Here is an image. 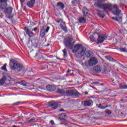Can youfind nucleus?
<instances>
[{
  "label": "nucleus",
  "instance_id": "nucleus-1",
  "mask_svg": "<svg viewBox=\"0 0 127 127\" xmlns=\"http://www.w3.org/2000/svg\"><path fill=\"white\" fill-rule=\"evenodd\" d=\"M64 41L65 46L67 48L72 49V53H76L77 51H78V53L76 54V57H77V58H81L82 56L85 55L86 48L83 47L82 45L78 44L73 48V45L74 44V42L72 43L73 38L71 37H67L64 39Z\"/></svg>",
  "mask_w": 127,
  "mask_h": 127
},
{
  "label": "nucleus",
  "instance_id": "nucleus-2",
  "mask_svg": "<svg viewBox=\"0 0 127 127\" xmlns=\"http://www.w3.org/2000/svg\"><path fill=\"white\" fill-rule=\"evenodd\" d=\"M98 7L101 9H108L111 12L115 14V15H119L121 13V10L119 9V6L117 4H98Z\"/></svg>",
  "mask_w": 127,
  "mask_h": 127
},
{
  "label": "nucleus",
  "instance_id": "nucleus-3",
  "mask_svg": "<svg viewBox=\"0 0 127 127\" xmlns=\"http://www.w3.org/2000/svg\"><path fill=\"white\" fill-rule=\"evenodd\" d=\"M9 66L12 70H17L18 72H20L23 67L22 64L14 59L10 61Z\"/></svg>",
  "mask_w": 127,
  "mask_h": 127
},
{
  "label": "nucleus",
  "instance_id": "nucleus-4",
  "mask_svg": "<svg viewBox=\"0 0 127 127\" xmlns=\"http://www.w3.org/2000/svg\"><path fill=\"white\" fill-rule=\"evenodd\" d=\"M49 29H50V27L49 26H44L42 27L40 32V36H41V38H44V36H45V33H47L49 31Z\"/></svg>",
  "mask_w": 127,
  "mask_h": 127
},
{
  "label": "nucleus",
  "instance_id": "nucleus-5",
  "mask_svg": "<svg viewBox=\"0 0 127 127\" xmlns=\"http://www.w3.org/2000/svg\"><path fill=\"white\" fill-rule=\"evenodd\" d=\"M98 59L96 58H91L88 61L89 66H92L98 64Z\"/></svg>",
  "mask_w": 127,
  "mask_h": 127
},
{
  "label": "nucleus",
  "instance_id": "nucleus-6",
  "mask_svg": "<svg viewBox=\"0 0 127 127\" xmlns=\"http://www.w3.org/2000/svg\"><path fill=\"white\" fill-rule=\"evenodd\" d=\"M24 30L26 32V34L28 35L29 37H34L35 35H34V33L32 32L31 30L28 28V27L26 26L24 27Z\"/></svg>",
  "mask_w": 127,
  "mask_h": 127
},
{
  "label": "nucleus",
  "instance_id": "nucleus-7",
  "mask_svg": "<svg viewBox=\"0 0 127 127\" xmlns=\"http://www.w3.org/2000/svg\"><path fill=\"white\" fill-rule=\"evenodd\" d=\"M7 6L6 3V0H0V8L1 9H4Z\"/></svg>",
  "mask_w": 127,
  "mask_h": 127
},
{
  "label": "nucleus",
  "instance_id": "nucleus-8",
  "mask_svg": "<svg viewBox=\"0 0 127 127\" xmlns=\"http://www.w3.org/2000/svg\"><path fill=\"white\" fill-rule=\"evenodd\" d=\"M49 107L52 108V109H54V110H56L57 109V107H58V104L55 101H50L49 103Z\"/></svg>",
  "mask_w": 127,
  "mask_h": 127
},
{
  "label": "nucleus",
  "instance_id": "nucleus-9",
  "mask_svg": "<svg viewBox=\"0 0 127 127\" xmlns=\"http://www.w3.org/2000/svg\"><path fill=\"white\" fill-rule=\"evenodd\" d=\"M93 71L96 73H100L102 71V66L100 65H97L93 67Z\"/></svg>",
  "mask_w": 127,
  "mask_h": 127
},
{
  "label": "nucleus",
  "instance_id": "nucleus-10",
  "mask_svg": "<svg viewBox=\"0 0 127 127\" xmlns=\"http://www.w3.org/2000/svg\"><path fill=\"white\" fill-rule=\"evenodd\" d=\"M58 117L61 122H63V121H65L67 119V115H65V114H61L58 115Z\"/></svg>",
  "mask_w": 127,
  "mask_h": 127
},
{
  "label": "nucleus",
  "instance_id": "nucleus-11",
  "mask_svg": "<svg viewBox=\"0 0 127 127\" xmlns=\"http://www.w3.org/2000/svg\"><path fill=\"white\" fill-rule=\"evenodd\" d=\"M34 3H35V0H31L27 2V5L29 7H33L34 6Z\"/></svg>",
  "mask_w": 127,
  "mask_h": 127
},
{
  "label": "nucleus",
  "instance_id": "nucleus-12",
  "mask_svg": "<svg viewBox=\"0 0 127 127\" xmlns=\"http://www.w3.org/2000/svg\"><path fill=\"white\" fill-rule=\"evenodd\" d=\"M93 104V101L92 100H86L84 102V107H89Z\"/></svg>",
  "mask_w": 127,
  "mask_h": 127
},
{
  "label": "nucleus",
  "instance_id": "nucleus-13",
  "mask_svg": "<svg viewBox=\"0 0 127 127\" xmlns=\"http://www.w3.org/2000/svg\"><path fill=\"white\" fill-rule=\"evenodd\" d=\"M57 7H60L61 9H64L65 8V5L62 2L60 1L57 3Z\"/></svg>",
  "mask_w": 127,
  "mask_h": 127
},
{
  "label": "nucleus",
  "instance_id": "nucleus-14",
  "mask_svg": "<svg viewBox=\"0 0 127 127\" xmlns=\"http://www.w3.org/2000/svg\"><path fill=\"white\" fill-rule=\"evenodd\" d=\"M106 37L102 35L98 36V41L99 43H103L105 41Z\"/></svg>",
  "mask_w": 127,
  "mask_h": 127
},
{
  "label": "nucleus",
  "instance_id": "nucleus-15",
  "mask_svg": "<svg viewBox=\"0 0 127 127\" xmlns=\"http://www.w3.org/2000/svg\"><path fill=\"white\" fill-rule=\"evenodd\" d=\"M46 88L48 91H50V92H53V91H55V90H56V88H55V87L49 85L46 86Z\"/></svg>",
  "mask_w": 127,
  "mask_h": 127
},
{
  "label": "nucleus",
  "instance_id": "nucleus-16",
  "mask_svg": "<svg viewBox=\"0 0 127 127\" xmlns=\"http://www.w3.org/2000/svg\"><path fill=\"white\" fill-rule=\"evenodd\" d=\"M73 92H74V90L73 89H71V90H67L66 91V92H65V94L68 97H70V96H73Z\"/></svg>",
  "mask_w": 127,
  "mask_h": 127
},
{
  "label": "nucleus",
  "instance_id": "nucleus-17",
  "mask_svg": "<svg viewBox=\"0 0 127 127\" xmlns=\"http://www.w3.org/2000/svg\"><path fill=\"white\" fill-rule=\"evenodd\" d=\"M80 95V93L76 89H73L72 97H76V98H78Z\"/></svg>",
  "mask_w": 127,
  "mask_h": 127
},
{
  "label": "nucleus",
  "instance_id": "nucleus-18",
  "mask_svg": "<svg viewBox=\"0 0 127 127\" xmlns=\"http://www.w3.org/2000/svg\"><path fill=\"white\" fill-rule=\"evenodd\" d=\"M12 11V7H8L5 9L4 12H6V13H8L9 14L11 13V12Z\"/></svg>",
  "mask_w": 127,
  "mask_h": 127
},
{
  "label": "nucleus",
  "instance_id": "nucleus-19",
  "mask_svg": "<svg viewBox=\"0 0 127 127\" xmlns=\"http://www.w3.org/2000/svg\"><path fill=\"white\" fill-rule=\"evenodd\" d=\"M88 9L86 7H84L82 9V12L83 13L84 16H85V15H87V14H88Z\"/></svg>",
  "mask_w": 127,
  "mask_h": 127
},
{
  "label": "nucleus",
  "instance_id": "nucleus-20",
  "mask_svg": "<svg viewBox=\"0 0 127 127\" xmlns=\"http://www.w3.org/2000/svg\"><path fill=\"white\" fill-rule=\"evenodd\" d=\"M5 80H6V77L5 76H3V77L0 80V85L2 86L3 84L5 82Z\"/></svg>",
  "mask_w": 127,
  "mask_h": 127
},
{
  "label": "nucleus",
  "instance_id": "nucleus-21",
  "mask_svg": "<svg viewBox=\"0 0 127 127\" xmlns=\"http://www.w3.org/2000/svg\"><path fill=\"white\" fill-rule=\"evenodd\" d=\"M57 93H58V94H62V95L65 94L66 92L65 90L62 89H58L57 90Z\"/></svg>",
  "mask_w": 127,
  "mask_h": 127
},
{
  "label": "nucleus",
  "instance_id": "nucleus-22",
  "mask_svg": "<svg viewBox=\"0 0 127 127\" xmlns=\"http://www.w3.org/2000/svg\"><path fill=\"white\" fill-rule=\"evenodd\" d=\"M79 23H86V19L85 18L81 17L79 19Z\"/></svg>",
  "mask_w": 127,
  "mask_h": 127
},
{
  "label": "nucleus",
  "instance_id": "nucleus-23",
  "mask_svg": "<svg viewBox=\"0 0 127 127\" xmlns=\"http://www.w3.org/2000/svg\"><path fill=\"white\" fill-rule=\"evenodd\" d=\"M98 15H99L100 17L101 18H104V16H105V14L103 11H99Z\"/></svg>",
  "mask_w": 127,
  "mask_h": 127
},
{
  "label": "nucleus",
  "instance_id": "nucleus-24",
  "mask_svg": "<svg viewBox=\"0 0 127 127\" xmlns=\"http://www.w3.org/2000/svg\"><path fill=\"white\" fill-rule=\"evenodd\" d=\"M92 54V52L91 51H87L86 52V53L85 54V55L87 58H89V57H91V55Z\"/></svg>",
  "mask_w": 127,
  "mask_h": 127
},
{
  "label": "nucleus",
  "instance_id": "nucleus-25",
  "mask_svg": "<svg viewBox=\"0 0 127 127\" xmlns=\"http://www.w3.org/2000/svg\"><path fill=\"white\" fill-rule=\"evenodd\" d=\"M106 59H107V60H109V61H112L113 62H114V61H115V60H114V59L109 56H107L105 57Z\"/></svg>",
  "mask_w": 127,
  "mask_h": 127
},
{
  "label": "nucleus",
  "instance_id": "nucleus-26",
  "mask_svg": "<svg viewBox=\"0 0 127 127\" xmlns=\"http://www.w3.org/2000/svg\"><path fill=\"white\" fill-rule=\"evenodd\" d=\"M1 69L6 72L7 71V69H6V64H4V65L1 66Z\"/></svg>",
  "mask_w": 127,
  "mask_h": 127
},
{
  "label": "nucleus",
  "instance_id": "nucleus-27",
  "mask_svg": "<svg viewBox=\"0 0 127 127\" xmlns=\"http://www.w3.org/2000/svg\"><path fill=\"white\" fill-rule=\"evenodd\" d=\"M112 19H113L114 20H115V21H119V20H120V19H122V17H112Z\"/></svg>",
  "mask_w": 127,
  "mask_h": 127
},
{
  "label": "nucleus",
  "instance_id": "nucleus-28",
  "mask_svg": "<svg viewBox=\"0 0 127 127\" xmlns=\"http://www.w3.org/2000/svg\"><path fill=\"white\" fill-rule=\"evenodd\" d=\"M90 40L92 41V42H96V39L93 36H91L89 37Z\"/></svg>",
  "mask_w": 127,
  "mask_h": 127
},
{
  "label": "nucleus",
  "instance_id": "nucleus-29",
  "mask_svg": "<svg viewBox=\"0 0 127 127\" xmlns=\"http://www.w3.org/2000/svg\"><path fill=\"white\" fill-rule=\"evenodd\" d=\"M119 49L121 52H127V50L126 48H120Z\"/></svg>",
  "mask_w": 127,
  "mask_h": 127
},
{
  "label": "nucleus",
  "instance_id": "nucleus-30",
  "mask_svg": "<svg viewBox=\"0 0 127 127\" xmlns=\"http://www.w3.org/2000/svg\"><path fill=\"white\" fill-rule=\"evenodd\" d=\"M63 51L64 52V57H67V50H66V49H64Z\"/></svg>",
  "mask_w": 127,
  "mask_h": 127
},
{
  "label": "nucleus",
  "instance_id": "nucleus-31",
  "mask_svg": "<svg viewBox=\"0 0 127 127\" xmlns=\"http://www.w3.org/2000/svg\"><path fill=\"white\" fill-rule=\"evenodd\" d=\"M105 113L107 114V115H111L112 114V111L107 109L105 111Z\"/></svg>",
  "mask_w": 127,
  "mask_h": 127
},
{
  "label": "nucleus",
  "instance_id": "nucleus-32",
  "mask_svg": "<svg viewBox=\"0 0 127 127\" xmlns=\"http://www.w3.org/2000/svg\"><path fill=\"white\" fill-rule=\"evenodd\" d=\"M20 85H22V86H26V82L22 81L21 82H19Z\"/></svg>",
  "mask_w": 127,
  "mask_h": 127
},
{
  "label": "nucleus",
  "instance_id": "nucleus-33",
  "mask_svg": "<svg viewBox=\"0 0 127 127\" xmlns=\"http://www.w3.org/2000/svg\"><path fill=\"white\" fill-rule=\"evenodd\" d=\"M77 1H78V0H72L71 3H72L73 5H76V4H77Z\"/></svg>",
  "mask_w": 127,
  "mask_h": 127
},
{
  "label": "nucleus",
  "instance_id": "nucleus-34",
  "mask_svg": "<svg viewBox=\"0 0 127 127\" xmlns=\"http://www.w3.org/2000/svg\"><path fill=\"white\" fill-rule=\"evenodd\" d=\"M19 104H20V102L18 101V102H17L16 103H14L13 104V106H18V105H19Z\"/></svg>",
  "mask_w": 127,
  "mask_h": 127
},
{
  "label": "nucleus",
  "instance_id": "nucleus-35",
  "mask_svg": "<svg viewBox=\"0 0 127 127\" xmlns=\"http://www.w3.org/2000/svg\"><path fill=\"white\" fill-rule=\"evenodd\" d=\"M62 29H63L65 32H67V28L66 27L63 26Z\"/></svg>",
  "mask_w": 127,
  "mask_h": 127
},
{
  "label": "nucleus",
  "instance_id": "nucleus-36",
  "mask_svg": "<svg viewBox=\"0 0 127 127\" xmlns=\"http://www.w3.org/2000/svg\"><path fill=\"white\" fill-rule=\"evenodd\" d=\"M34 121H35V118H33L31 119H30L28 122H34Z\"/></svg>",
  "mask_w": 127,
  "mask_h": 127
},
{
  "label": "nucleus",
  "instance_id": "nucleus-37",
  "mask_svg": "<svg viewBox=\"0 0 127 127\" xmlns=\"http://www.w3.org/2000/svg\"><path fill=\"white\" fill-rule=\"evenodd\" d=\"M38 29V28H37V27H35V28H34L32 29V31H35V32H36V31H37Z\"/></svg>",
  "mask_w": 127,
  "mask_h": 127
},
{
  "label": "nucleus",
  "instance_id": "nucleus-38",
  "mask_svg": "<svg viewBox=\"0 0 127 127\" xmlns=\"http://www.w3.org/2000/svg\"><path fill=\"white\" fill-rule=\"evenodd\" d=\"M97 1L98 2H104L106 1V0H97Z\"/></svg>",
  "mask_w": 127,
  "mask_h": 127
},
{
  "label": "nucleus",
  "instance_id": "nucleus-39",
  "mask_svg": "<svg viewBox=\"0 0 127 127\" xmlns=\"http://www.w3.org/2000/svg\"><path fill=\"white\" fill-rule=\"evenodd\" d=\"M120 89H125L126 88L125 85H122L121 86H120Z\"/></svg>",
  "mask_w": 127,
  "mask_h": 127
},
{
  "label": "nucleus",
  "instance_id": "nucleus-40",
  "mask_svg": "<svg viewBox=\"0 0 127 127\" xmlns=\"http://www.w3.org/2000/svg\"><path fill=\"white\" fill-rule=\"evenodd\" d=\"M103 71L104 72H107V67L106 66H104Z\"/></svg>",
  "mask_w": 127,
  "mask_h": 127
},
{
  "label": "nucleus",
  "instance_id": "nucleus-41",
  "mask_svg": "<svg viewBox=\"0 0 127 127\" xmlns=\"http://www.w3.org/2000/svg\"><path fill=\"white\" fill-rule=\"evenodd\" d=\"M101 106H102V104H100L98 106V108H99V109H101V108H102Z\"/></svg>",
  "mask_w": 127,
  "mask_h": 127
},
{
  "label": "nucleus",
  "instance_id": "nucleus-42",
  "mask_svg": "<svg viewBox=\"0 0 127 127\" xmlns=\"http://www.w3.org/2000/svg\"><path fill=\"white\" fill-rule=\"evenodd\" d=\"M51 124L52 125H54V121L53 120H51Z\"/></svg>",
  "mask_w": 127,
  "mask_h": 127
},
{
  "label": "nucleus",
  "instance_id": "nucleus-43",
  "mask_svg": "<svg viewBox=\"0 0 127 127\" xmlns=\"http://www.w3.org/2000/svg\"><path fill=\"white\" fill-rule=\"evenodd\" d=\"M106 106L105 107H101V108L100 109H101V110H104L105 109H106Z\"/></svg>",
  "mask_w": 127,
  "mask_h": 127
},
{
  "label": "nucleus",
  "instance_id": "nucleus-44",
  "mask_svg": "<svg viewBox=\"0 0 127 127\" xmlns=\"http://www.w3.org/2000/svg\"><path fill=\"white\" fill-rule=\"evenodd\" d=\"M2 16H4V15L2 14H1V15H0V18H2Z\"/></svg>",
  "mask_w": 127,
  "mask_h": 127
},
{
  "label": "nucleus",
  "instance_id": "nucleus-45",
  "mask_svg": "<svg viewBox=\"0 0 127 127\" xmlns=\"http://www.w3.org/2000/svg\"><path fill=\"white\" fill-rule=\"evenodd\" d=\"M94 84H96V85H98V84H99V82H94Z\"/></svg>",
  "mask_w": 127,
  "mask_h": 127
},
{
  "label": "nucleus",
  "instance_id": "nucleus-46",
  "mask_svg": "<svg viewBox=\"0 0 127 127\" xmlns=\"http://www.w3.org/2000/svg\"><path fill=\"white\" fill-rule=\"evenodd\" d=\"M109 107H111V105H106L105 106V108H109Z\"/></svg>",
  "mask_w": 127,
  "mask_h": 127
},
{
  "label": "nucleus",
  "instance_id": "nucleus-47",
  "mask_svg": "<svg viewBox=\"0 0 127 127\" xmlns=\"http://www.w3.org/2000/svg\"><path fill=\"white\" fill-rule=\"evenodd\" d=\"M65 110H64V109H61L60 110V112H64Z\"/></svg>",
  "mask_w": 127,
  "mask_h": 127
},
{
  "label": "nucleus",
  "instance_id": "nucleus-48",
  "mask_svg": "<svg viewBox=\"0 0 127 127\" xmlns=\"http://www.w3.org/2000/svg\"><path fill=\"white\" fill-rule=\"evenodd\" d=\"M57 22H58V23H59L61 21L60 20H56Z\"/></svg>",
  "mask_w": 127,
  "mask_h": 127
},
{
  "label": "nucleus",
  "instance_id": "nucleus-49",
  "mask_svg": "<svg viewBox=\"0 0 127 127\" xmlns=\"http://www.w3.org/2000/svg\"><path fill=\"white\" fill-rule=\"evenodd\" d=\"M124 86L125 87V89H127V85H125Z\"/></svg>",
  "mask_w": 127,
  "mask_h": 127
},
{
  "label": "nucleus",
  "instance_id": "nucleus-50",
  "mask_svg": "<svg viewBox=\"0 0 127 127\" xmlns=\"http://www.w3.org/2000/svg\"><path fill=\"white\" fill-rule=\"evenodd\" d=\"M67 73H70V70H68L67 71H66Z\"/></svg>",
  "mask_w": 127,
  "mask_h": 127
},
{
  "label": "nucleus",
  "instance_id": "nucleus-51",
  "mask_svg": "<svg viewBox=\"0 0 127 127\" xmlns=\"http://www.w3.org/2000/svg\"><path fill=\"white\" fill-rule=\"evenodd\" d=\"M20 1H21V2H23V1H24V0H20Z\"/></svg>",
  "mask_w": 127,
  "mask_h": 127
},
{
  "label": "nucleus",
  "instance_id": "nucleus-52",
  "mask_svg": "<svg viewBox=\"0 0 127 127\" xmlns=\"http://www.w3.org/2000/svg\"><path fill=\"white\" fill-rule=\"evenodd\" d=\"M85 95H88V92H85Z\"/></svg>",
  "mask_w": 127,
  "mask_h": 127
},
{
  "label": "nucleus",
  "instance_id": "nucleus-53",
  "mask_svg": "<svg viewBox=\"0 0 127 127\" xmlns=\"http://www.w3.org/2000/svg\"><path fill=\"white\" fill-rule=\"evenodd\" d=\"M91 84H92V85H95V82H92Z\"/></svg>",
  "mask_w": 127,
  "mask_h": 127
},
{
  "label": "nucleus",
  "instance_id": "nucleus-54",
  "mask_svg": "<svg viewBox=\"0 0 127 127\" xmlns=\"http://www.w3.org/2000/svg\"><path fill=\"white\" fill-rule=\"evenodd\" d=\"M38 55V53H37L36 54V56H37Z\"/></svg>",
  "mask_w": 127,
  "mask_h": 127
},
{
  "label": "nucleus",
  "instance_id": "nucleus-55",
  "mask_svg": "<svg viewBox=\"0 0 127 127\" xmlns=\"http://www.w3.org/2000/svg\"><path fill=\"white\" fill-rule=\"evenodd\" d=\"M13 127H17L16 126H13Z\"/></svg>",
  "mask_w": 127,
  "mask_h": 127
},
{
  "label": "nucleus",
  "instance_id": "nucleus-56",
  "mask_svg": "<svg viewBox=\"0 0 127 127\" xmlns=\"http://www.w3.org/2000/svg\"><path fill=\"white\" fill-rule=\"evenodd\" d=\"M92 87V88H94V86H91Z\"/></svg>",
  "mask_w": 127,
  "mask_h": 127
},
{
  "label": "nucleus",
  "instance_id": "nucleus-57",
  "mask_svg": "<svg viewBox=\"0 0 127 127\" xmlns=\"http://www.w3.org/2000/svg\"><path fill=\"white\" fill-rule=\"evenodd\" d=\"M123 99H121V101H123Z\"/></svg>",
  "mask_w": 127,
  "mask_h": 127
},
{
  "label": "nucleus",
  "instance_id": "nucleus-58",
  "mask_svg": "<svg viewBox=\"0 0 127 127\" xmlns=\"http://www.w3.org/2000/svg\"><path fill=\"white\" fill-rule=\"evenodd\" d=\"M126 99H127V96L126 97Z\"/></svg>",
  "mask_w": 127,
  "mask_h": 127
}]
</instances>
